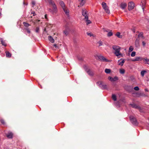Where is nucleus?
<instances>
[{
  "instance_id": "nucleus-6",
  "label": "nucleus",
  "mask_w": 149,
  "mask_h": 149,
  "mask_svg": "<svg viewBox=\"0 0 149 149\" xmlns=\"http://www.w3.org/2000/svg\"><path fill=\"white\" fill-rule=\"evenodd\" d=\"M134 7V4L132 1L129 2L128 3V8L129 10L133 9Z\"/></svg>"
},
{
  "instance_id": "nucleus-22",
  "label": "nucleus",
  "mask_w": 149,
  "mask_h": 149,
  "mask_svg": "<svg viewBox=\"0 0 149 149\" xmlns=\"http://www.w3.org/2000/svg\"><path fill=\"white\" fill-rule=\"evenodd\" d=\"M85 3V1L80 2L79 5L78 6V7H80L83 6Z\"/></svg>"
},
{
  "instance_id": "nucleus-30",
  "label": "nucleus",
  "mask_w": 149,
  "mask_h": 149,
  "mask_svg": "<svg viewBox=\"0 0 149 149\" xmlns=\"http://www.w3.org/2000/svg\"><path fill=\"white\" fill-rule=\"evenodd\" d=\"M1 43L2 45L6 46V44L5 42L2 39H1Z\"/></svg>"
},
{
  "instance_id": "nucleus-54",
  "label": "nucleus",
  "mask_w": 149,
  "mask_h": 149,
  "mask_svg": "<svg viewBox=\"0 0 149 149\" xmlns=\"http://www.w3.org/2000/svg\"><path fill=\"white\" fill-rule=\"evenodd\" d=\"M52 49H55L54 48V47H53Z\"/></svg>"
},
{
  "instance_id": "nucleus-14",
  "label": "nucleus",
  "mask_w": 149,
  "mask_h": 149,
  "mask_svg": "<svg viewBox=\"0 0 149 149\" xmlns=\"http://www.w3.org/2000/svg\"><path fill=\"white\" fill-rule=\"evenodd\" d=\"M127 6V4L126 3H122L120 4V7L122 9H124Z\"/></svg>"
},
{
  "instance_id": "nucleus-35",
  "label": "nucleus",
  "mask_w": 149,
  "mask_h": 149,
  "mask_svg": "<svg viewBox=\"0 0 149 149\" xmlns=\"http://www.w3.org/2000/svg\"><path fill=\"white\" fill-rule=\"evenodd\" d=\"M97 43H98L99 44V46H101V45H102L103 44V42H102L100 40V41H99L98 42H97Z\"/></svg>"
},
{
  "instance_id": "nucleus-55",
  "label": "nucleus",
  "mask_w": 149,
  "mask_h": 149,
  "mask_svg": "<svg viewBox=\"0 0 149 149\" xmlns=\"http://www.w3.org/2000/svg\"><path fill=\"white\" fill-rule=\"evenodd\" d=\"M32 16H31V18H32Z\"/></svg>"
},
{
  "instance_id": "nucleus-33",
  "label": "nucleus",
  "mask_w": 149,
  "mask_h": 149,
  "mask_svg": "<svg viewBox=\"0 0 149 149\" xmlns=\"http://www.w3.org/2000/svg\"><path fill=\"white\" fill-rule=\"evenodd\" d=\"M27 32L29 33H31V31L29 28H26L24 29Z\"/></svg>"
},
{
  "instance_id": "nucleus-42",
  "label": "nucleus",
  "mask_w": 149,
  "mask_h": 149,
  "mask_svg": "<svg viewBox=\"0 0 149 149\" xmlns=\"http://www.w3.org/2000/svg\"><path fill=\"white\" fill-rule=\"evenodd\" d=\"M87 34L88 36H90L92 35V34L91 33H87Z\"/></svg>"
},
{
  "instance_id": "nucleus-32",
  "label": "nucleus",
  "mask_w": 149,
  "mask_h": 149,
  "mask_svg": "<svg viewBox=\"0 0 149 149\" xmlns=\"http://www.w3.org/2000/svg\"><path fill=\"white\" fill-rule=\"evenodd\" d=\"M86 19V22L87 25H88L89 24H90L91 23V22L90 20H88V19Z\"/></svg>"
},
{
  "instance_id": "nucleus-34",
  "label": "nucleus",
  "mask_w": 149,
  "mask_h": 149,
  "mask_svg": "<svg viewBox=\"0 0 149 149\" xmlns=\"http://www.w3.org/2000/svg\"><path fill=\"white\" fill-rule=\"evenodd\" d=\"M136 54V52H133L131 54V55L132 57H134L135 56Z\"/></svg>"
},
{
  "instance_id": "nucleus-47",
  "label": "nucleus",
  "mask_w": 149,
  "mask_h": 149,
  "mask_svg": "<svg viewBox=\"0 0 149 149\" xmlns=\"http://www.w3.org/2000/svg\"><path fill=\"white\" fill-rule=\"evenodd\" d=\"M79 1L80 2L85 1V0H79Z\"/></svg>"
},
{
  "instance_id": "nucleus-46",
  "label": "nucleus",
  "mask_w": 149,
  "mask_h": 149,
  "mask_svg": "<svg viewBox=\"0 0 149 149\" xmlns=\"http://www.w3.org/2000/svg\"><path fill=\"white\" fill-rule=\"evenodd\" d=\"M145 60L146 62H148L149 61V59H145Z\"/></svg>"
},
{
  "instance_id": "nucleus-12",
  "label": "nucleus",
  "mask_w": 149,
  "mask_h": 149,
  "mask_svg": "<svg viewBox=\"0 0 149 149\" xmlns=\"http://www.w3.org/2000/svg\"><path fill=\"white\" fill-rule=\"evenodd\" d=\"M86 71L88 73V74L90 75L93 76V72L90 69H86Z\"/></svg>"
},
{
  "instance_id": "nucleus-23",
  "label": "nucleus",
  "mask_w": 149,
  "mask_h": 149,
  "mask_svg": "<svg viewBox=\"0 0 149 149\" xmlns=\"http://www.w3.org/2000/svg\"><path fill=\"white\" fill-rule=\"evenodd\" d=\"M116 36L120 38H122V36L120 35V33L119 32H118L116 33Z\"/></svg>"
},
{
  "instance_id": "nucleus-52",
  "label": "nucleus",
  "mask_w": 149,
  "mask_h": 149,
  "mask_svg": "<svg viewBox=\"0 0 149 149\" xmlns=\"http://www.w3.org/2000/svg\"><path fill=\"white\" fill-rule=\"evenodd\" d=\"M129 88H131L132 90L133 89L132 88H131V87H129Z\"/></svg>"
},
{
  "instance_id": "nucleus-27",
  "label": "nucleus",
  "mask_w": 149,
  "mask_h": 149,
  "mask_svg": "<svg viewBox=\"0 0 149 149\" xmlns=\"http://www.w3.org/2000/svg\"><path fill=\"white\" fill-rule=\"evenodd\" d=\"M112 98L113 100L114 101H116V100L117 98L116 95L115 94H112Z\"/></svg>"
},
{
  "instance_id": "nucleus-49",
  "label": "nucleus",
  "mask_w": 149,
  "mask_h": 149,
  "mask_svg": "<svg viewBox=\"0 0 149 149\" xmlns=\"http://www.w3.org/2000/svg\"><path fill=\"white\" fill-rule=\"evenodd\" d=\"M142 1L144 3V4H145V0H142Z\"/></svg>"
},
{
  "instance_id": "nucleus-20",
  "label": "nucleus",
  "mask_w": 149,
  "mask_h": 149,
  "mask_svg": "<svg viewBox=\"0 0 149 149\" xmlns=\"http://www.w3.org/2000/svg\"><path fill=\"white\" fill-rule=\"evenodd\" d=\"M142 59V58L139 57H136L135 58L133 59L132 61H139V60H141Z\"/></svg>"
},
{
  "instance_id": "nucleus-18",
  "label": "nucleus",
  "mask_w": 149,
  "mask_h": 149,
  "mask_svg": "<svg viewBox=\"0 0 149 149\" xmlns=\"http://www.w3.org/2000/svg\"><path fill=\"white\" fill-rule=\"evenodd\" d=\"M141 37L143 38H144L143 36V33L142 32H140L138 35V37L137 38H139V39H140V37Z\"/></svg>"
},
{
  "instance_id": "nucleus-2",
  "label": "nucleus",
  "mask_w": 149,
  "mask_h": 149,
  "mask_svg": "<svg viewBox=\"0 0 149 149\" xmlns=\"http://www.w3.org/2000/svg\"><path fill=\"white\" fill-rule=\"evenodd\" d=\"M59 4L63 9L66 15H69V12L68 10H67L65 7V5L64 2L62 1H60L59 2Z\"/></svg>"
},
{
  "instance_id": "nucleus-44",
  "label": "nucleus",
  "mask_w": 149,
  "mask_h": 149,
  "mask_svg": "<svg viewBox=\"0 0 149 149\" xmlns=\"http://www.w3.org/2000/svg\"><path fill=\"white\" fill-rule=\"evenodd\" d=\"M143 93H140L138 94V95H139L138 96H137L138 97L139 96H142L143 95Z\"/></svg>"
},
{
  "instance_id": "nucleus-10",
  "label": "nucleus",
  "mask_w": 149,
  "mask_h": 149,
  "mask_svg": "<svg viewBox=\"0 0 149 149\" xmlns=\"http://www.w3.org/2000/svg\"><path fill=\"white\" fill-rule=\"evenodd\" d=\"M108 79L111 81H116L118 80V78L117 77H115L113 78L111 77H109L108 78Z\"/></svg>"
},
{
  "instance_id": "nucleus-28",
  "label": "nucleus",
  "mask_w": 149,
  "mask_h": 149,
  "mask_svg": "<svg viewBox=\"0 0 149 149\" xmlns=\"http://www.w3.org/2000/svg\"><path fill=\"white\" fill-rule=\"evenodd\" d=\"M23 24L24 25V26L26 27H27V28L29 26H30L31 25L29 24L28 23H27L26 22H24L23 23Z\"/></svg>"
},
{
  "instance_id": "nucleus-17",
  "label": "nucleus",
  "mask_w": 149,
  "mask_h": 149,
  "mask_svg": "<svg viewBox=\"0 0 149 149\" xmlns=\"http://www.w3.org/2000/svg\"><path fill=\"white\" fill-rule=\"evenodd\" d=\"M106 31L107 32H108V31ZM113 33L112 32V31L110 30V32H108V33L107 34V36L108 37H110L113 35Z\"/></svg>"
},
{
  "instance_id": "nucleus-8",
  "label": "nucleus",
  "mask_w": 149,
  "mask_h": 149,
  "mask_svg": "<svg viewBox=\"0 0 149 149\" xmlns=\"http://www.w3.org/2000/svg\"><path fill=\"white\" fill-rule=\"evenodd\" d=\"M140 39L139 38H136L135 42L134 45L135 47H136L138 48L140 47V43H139Z\"/></svg>"
},
{
  "instance_id": "nucleus-9",
  "label": "nucleus",
  "mask_w": 149,
  "mask_h": 149,
  "mask_svg": "<svg viewBox=\"0 0 149 149\" xmlns=\"http://www.w3.org/2000/svg\"><path fill=\"white\" fill-rule=\"evenodd\" d=\"M99 58L103 61L109 62V61L102 56H98Z\"/></svg>"
},
{
  "instance_id": "nucleus-36",
  "label": "nucleus",
  "mask_w": 149,
  "mask_h": 149,
  "mask_svg": "<svg viewBox=\"0 0 149 149\" xmlns=\"http://www.w3.org/2000/svg\"><path fill=\"white\" fill-rule=\"evenodd\" d=\"M133 50V48L132 46H131L129 48V52H131Z\"/></svg>"
},
{
  "instance_id": "nucleus-41",
  "label": "nucleus",
  "mask_w": 149,
  "mask_h": 149,
  "mask_svg": "<svg viewBox=\"0 0 149 149\" xmlns=\"http://www.w3.org/2000/svg\"><path fill=\"white\" fill-rule=\"evenodd\" d=\"M53 46L56 48H59V46H57V45L56 44H54L53 45Z\"/></svg>"
},
{
  "instance_id": "nucleus-19",
  "label": "nucleus",
  "mask_w": 149,
  "mask_h": 149,
  "mask_svg": "<svg viewBox=\"0 0 149 149\" xmlns=\"http://www.w3.org/2000/svg\"><path fill=\"white\" fill-rule=\"evenodd\" d=\"M125 62V61L124 60H123L121 62H120V60L118 61V65H119L122 66L123 65L124 63Z\"/></svg>"
},
{
  "instance_id": "nucleus-50",
  "label": "nucleus",
  "mask_w": 149,
  "mask_h": 149,
  "mask_svg": "<svg viewBox=\"0 0 149 149\" xmlns=\"http://www.w3.org/2000/svg\"><path fill=\"white\" fill-rule=\"evenodd\" d=\"M49 11H50V12H52V10L51 9H49Z\"/></svg>"
},
{
  "instance_id": "nucleus-5",
  "label": "nucleus",
  "mask_w": 149,
  "mask_h": 149,
  "mask_svg": "<svg viewBox=\"0 0 149 149\" xmlns=\"http://www.w3.org/2000/svg\"><path fill=\"white\" fill-rule=\"evenodd\" d=\"M46 2L49 3L50 5H52L53 6V10L54 11L56 10V7L54 3V2L52 0H44Z\"/></svg>"
},
{
  "instance_id": "nucleus-7",
  "label": "nucleus",
  "mask_w": 149,
  "mask_h": 149,
  "mask_svg": "<svg viewBox=\"0 0 149 149\" xmlns=\"http://www.w3.org/2000/svg\"><path fill=\"white\" fill-rule=\"evenodd\" d=\"M87 12L85 9L82 10V15L85 17V19H88V16L87 14Z\"/></svg>"
},
{
  "instance_id": "nucleus-13",
  "label": "nucleus",
  "mask_w": 149,
  "mask_h": 149,
  "mask_svg": "<svg viewBox=\"0 0 149 149\" xmlns=\"http://www.w3.org/2000/svg\"><path fill=\"white\" fill-rule=\"evenodd\" d=\"M70 29L68 27H67L66 28L65 30L63 31V33L65 36L68 35L69 33Z\"/></svg>"
},
{
  "instance_id": "nucleus-24",
  "label": "nucleus",
  "mask_w": 149,
  "mask_h": 149,
  "mask_svg": "<svg viewBox=\"0 0 149 149\" xmlns=\"http://www.w3.org/2000/svg\"><path fill=\"white\" fill-rule=\"evenodd\" d=\"M102 5L103 8H106L107 7L106 3L105 2H103L102 3Z\"/></svg>"
},
{
  "instance_id": "nucleus-16",
  "label": "nucleus",
  "mask_w": 149,
  "mask_h": 149,
  "mask_svg": "<svg viewBox=\"0 0 149 149\" xmlns=\"http://www.w3.org/2000/svg\"><path fill=\"white\" fill-rule=\"evenodd\" d=\"M13 134L11 132H9L6 135L7 137L9 139H11L13 137Z\"/></svg>"
},
{
  "instance_id": "nucleus-56",
  "label": "nucleus",
  "mask_w": 149,
  "mask_h": 149,
  "mask_svg": "<svg viewBox=\"0 0 149 149\" xmlns=\"http://www.w3.org/2000/svg\"><path fill=\"white\" fill-rule=\"evenodd\" d=\"M24 4H25V3H24Z\"/></svg>"
},
{
  "instance_id": "nucleus-38",
  "label": "nucleus",
  "mask_w": 149,
  "mask_h": 149,
  "mask_svg": "<svg viewBox=\"0 0 149 149\" xmlns=\"http://www.w3.org/2000/svg\"><path fill=\"white\" fill-rule=\"evenodd\" d=\"M39 28L38 27H37L36 29V33H39Z\"/></svg>"
},
{
  "instance_id": "nucleus-3",
  "label": "nucleus",
  "mask_w": 149,
  "mask_h": 149,
  "mask_svg": "<svg viewBox=\"0 0 149 149\" xmlns=\"http://www.w3.org/2000/svg\"><path fill=\"white\" fill-rule=\"evenodd\" d=\"M97 84H98V86L101 88L102 89H107V85L105 84L102 81H99L97 82Z\"/></svg>"
},
{
  "instance_id": "nucleus-43",
  "label": "nucleus",
  "mask_w": 149,
  "mask_h": 149,
  "mask_svg": "<svg viewBox=\"0 0 149 149\" xmlns=\"http://www.w3.org/2000/svg\"><path fill=\"white\" fill-rule=\"evenodd\" d=\"M32 5H33V6L34 5H35V4H36V3H35V2L34 1H32Z\"/></svg>"
},
{
  "instance_id": "nucleus-53",
  "label": "nucleus",
  "mask_w": 149,
  "mask_h": 149,
  "mask_svg": "<svg viewBox=\"0 0 149 149\" xmlns=\"http://www.w3.org/2000/svg\"><path fill=\"white\" fill-rule=\"evenodd\" d=\"M145 90L146 91H148V90H147V89H146Z\"/></svg>"
},
{
  "instance_id": "nucleus-1",
  "label": "nucleus",
  "mask_w": 149,
  "mask_h": 149,
  "mask_svg": "<svg viewBox=\"0 0 149 149\" xmlns=\"http://www.w3.org/2000/svg\"><path fill=\"white\" fill-rule=\"evenodd\" d=\"M112 48L115 51V52H114V54L116 56H117L118 58H120V57H119V56L122 55L120 52V47L118 46L113 45L112 46Z\"/></svg>"
},
{
  "instance_id": "nucleus-25",
  "label": "nucleus",
  "mask_w": 149,
  "mask_h": 149,
  "mask_svg": "<svg viewBox=\"0 0 149 149\" xmlns=\"http://www.w3.org/2000/svg\"><path fill=\"white\" fill-rule=\"evenodd\" d=\"M111 70L109 69H106L105 70V72L107 74H109L111 72Z\"/></svg>"
},
{
  "instance_id": "nucleus-21",
  "label": "nucleus",
  "mask_w": 149,
  "mask_h": 149,
  "mask_svg": "<svg viewBox=\"0 0 149 149\" xmlns=\"http://www.w3.org/2000/svg\"><path fill=\"white\" fill-rule=\"evenodd\" d=\"M48 39L49 41L52 43H54V40L51 36H49L48 37Z\"/></svg>"
},
{
  "instance_id": "nucleus-26",
  "label": "nucleus",
  "mask_w": 149,
  "mask_h": 149,
  "mask_svg": "<svg viewBox=\"0 0 149 149\" xmlns=\"http://www.w3.org/2000/svg\"><path fill=\"white\" fill-rule=\"evenodd\" d=\"M147 72L145 70H143L141 72V74L142 77H143L145 73H146Z\"/></svg>"
},
{
  "instance_id": "nucleus-48",
  "label": "nucleus",
  "mask_w": 149,
  "mask_h": 149,
  "mask_svg": "<svg viewBox=\"0 0 149 149\" xmlns=\"http://www.w3.org/2000/svg\"><path fill=\"white\" fill-rule=\"evenodd\" d=\"M45 18L46 19H47V15H46H46H45Z\"/></svg>"
},
{
  "instance_id": "nucleus-11",
  "label": "nucleus",
  "mask_w": 149,
  "mask_h": 149,
  "mask_svg": "<svg viewBox=\"0 0 149 149\" xmlns=\"http://www.w3.org/2000/svg\"><path fill=\"white\" fill-rule=\"evenodd\" d=\"M130 105L133 108L139 110L141 109V107L135 104H130Z\"/></svg>"
},
{
  "instance_id": "nucleus-4",
  "label": "nucleus",
  "mask_w": 149,
  "mask_h": 149,
  "mask_svg": "<svg viewBox=\"0 0 149 149\" xmlns=\"http://www.w3.org/2000/svg\"><path fill=\"white\" fill-rule=\"evenodd\" d=\"M131 122L133 124L135 125H137L138 123L137 122L136 118L133 116H131L130 117Z\"/></svg>"
},
{
  "instance_id": "nucleus-45",
  "label": "nucleus",
  "mask_w": 149,
  "mask_h": 149,
  "mask_svg": "<svg viewBox=\"0 0 149 149\" xmlns=\"http://www.w3.org/2000/svg\"><path fill=\"white\" fill-rule=\"evenodd\" d=\"M31 14H33V16H34L35 15H36V14L35 13V12H32L31 13Z\"/></svg>"
},
{
  "instance_id": "nucleus-15",
  "label": "nucleus",
  "mask_w": 149,
  "mask_h": 149,
  "mask_svg": "<svg viewBox=\"0 0 149 149\" xmlns=\"http://www.w3.org/2000/svg\"><path fill=\"white\" fill-rule=\"evenodd\" d=\"M5 53L7 57L10 58L11 57V54L8 51H6L5 52Z\"/></svg>"
},
{
  "instance_id": "nucleus-39",
  "label": "nucleus",
  "mask_w": 149,
  "mask_h": 149,
  "mask_svg": "<svg viewBox=\"0 0 149 149\" xmlns=\"http://www.w3.org/2000/svg\"><path fill=\"white\" fill-rule=\"evenodd\" d=\"M134 89L136 91H139V88L138 86H136L134 87Z\"/></svg>"
},
{
  "instance_id": "nucleus-40",
  "label": "nucleus",
  "mask_w": 149,
  "mask_h": 149,
  "mask_svg": "<svg viewBox=\"0 0 149 149\" xmlns=\"http://www.w3.org/2000/svg\"><path fill=\"white\" fill-rule=\"evenodd\" d=\"M142 45L143 46V47H145L146 44V43L144 41H143L142 42Z\"/></svg>"
},
{
  "instance_id": "nucleus-31",
  "label": "nucleus",
  "mask_w": 149,
  "mask_h": 149,
  "mask_svg": "<svg viewBox=\"0 0 149 149\" xmlns=\"http://www.w3.org/2000/svg\"><path fill=\"white\" fill-rule=\"evenodd\" d=\"M120 73L121 74H124L125 72V70L123 69H120Z\"/></svg>"
},
{
  "instance_id": "nucleus-29",
  "label": "nucleus",
  "mask_w": 149,
  "mask_h": 149,
  "mask_svg": "<svg viewBox=\"0 0 149 149\" xmlns=\"http://www.w3.org/2000/svg\"><path fill=\"white\" fill-rule=\"evenodd\" d=\"M105 10V12L107 13H110V11L109 10L108 8V6L106 7V8H104Z\"/></svg>"
},
{
  "instance_id": "nucleus-37",
  "label": "nucleus",
  "mask_w": 149,
  "mask_h": 149,
  "mask_svg": "<svg viewBox=\"0 0 149 149\" xmlns=\"http://www.w3.org/2000/svg\"><path fill=\"white\" fill-rule=\"evenodd\" d=\"M0 122L3 125H4L5 124V121L1 119L0 120Z\"/></svg>"
},
{
  "instance_id": "nucleus-51",
  "label": "nucleus",
  "mask_w": 149,
  "mask_h": 149,
  "mask_svg": "<svg viewBox=\"0 0 149 149\" xmlns=\"http://www.w3.org/2000/svg\"><path fill=\"white\" fill-rule=\"evenodd\" d=\"M142 4H143V6H142L143 9L144 8L143 7V6H144V5L143 4V3H142Z\"/></svg>"
}]
</instances>
